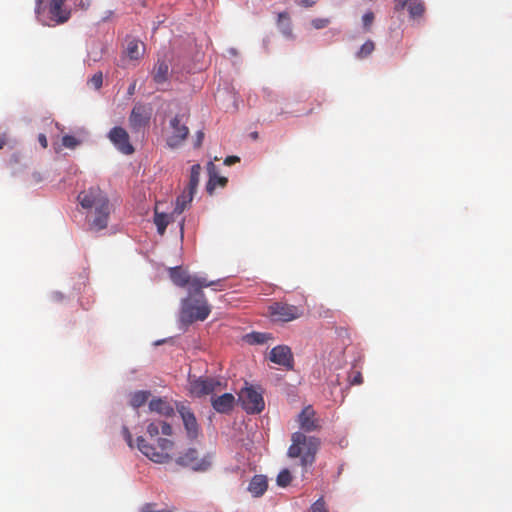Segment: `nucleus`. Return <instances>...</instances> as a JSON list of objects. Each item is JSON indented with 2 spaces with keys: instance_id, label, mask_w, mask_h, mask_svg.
Masks as SVG:
<instances>
[{
  "instance_id": "nucleus-42",
  "label": "nucleus",
  "mask_w": 512,
  "mask_h": 512,
  "mask_svg": "<svg viewBox=\"0 0 512 512\" xmlns=\"http://www.w3.org/2000/svg\"><path fill=\"white\" fill-rule=\"evenodd\" d=\"M239 161H240V159L237 156H228V157L225 158L224 164L230 166V165H233V164H235V163H237Z\"/></svg>"
},
{
  "instance_id": "nucleus-10",
  "label": "nucleus",
  "mask_w": 512,
  "mask_h": 512,
  "mask_svg": "<svg viewBox=\"0 0 512 512\" xmlns=\"http://www.w3.org/2000/svg\"><path fill=\"white\" fill-rule=\"evenodd\" d=\"M239 401L248 414H259L265 407L262 394L253 387L243 388L239 393Z\"/></svg>"
},
{
  "instance_id": "nucleus-3",
  "label": "nucleus",
  "mask_w": 512,
  "mask_h": 512,
  "mask_svg": "<svg viewBox=\"0 0 512 512\" xmlns=\"http://www.w3.org/2000/svg\"><path fill=\"white\" fill-rule=\"evenodd\" d=\"M320 445L321 441L318 437L307 436L305 433L297 431L291 435V445L287 455L289 458H299L300 465L306 471L307 467L315 462Z\"/></svg>"
},
{
  "instance_id": "nucleus-33",
  "label": "nucleus",
  "mask_w": 512,
  "mask_h": 512,
  "mask_svg": "<svg viewBox=\"0 0 512 512\" xmlns=\"http://www.w3.org/2000/svg\"><path fill=\"white\" fill-rule=\"evenodd\" d=\"M80 144V141L71 135H65L62 138V145L69 149H74Z\"/></svg>"
},
{
  "instance_id": "nucleus-21",
  "label": "nucleus",
  "mask_w": 512,
  "mask_h": 512,
  "mask_svg": "<svg viewBox=\"0 0 512 512\" xmlns=\"http://www.w3.org/2000/svg\"><path fill=\"white\" fill-rule=\"evenodd\" d=\"M215 165L212 162L208 164L209 171V181L206 185V190L209 194H212L216 188V186L224 187L227 184V178L218 176L215 173Z\"/></svg>"
},
{
  "instance_id": "nucleus-28",
  "label": "nucleus",
  "mask_w": 512,
  "mask_h": 512,
  "mask_svg": "<svg viewBox=\"0 0 512 512\" xmlns=\"http://www.w3.org/2000/svg\"><path fill=\"white\" fill-rule=\"evenodd\" d=\"M407 6L409 14L412 18L422 17L425 13V5L420 0L411 1Z\"/></svg>"
},
{
  "instance_id": "nucleus-19",
  "label": "nucleus",
  "mask_w": 512,
  "mask_h": 512,
  "mask_svg": "<svg viewBox=\"0 0 512 512\" xmlns=\"http://www.w3.org/2000/svg\"><path fill=\"white\" fill-rule=\"evenodd\" d=\"M160 433H162L164 436H171L173 433L171 425L161 420L153 421L148 424L147 434L151 438L157 437Z\"/></svg>"
},
{
  "instance_id": "nucleus-26",
  "label": "nucleus",
  "mask_w": 512,
  "mask_h": 512,
  "mask_svg": "<svg viewBox=\"0 0 512 512\" xmlns=\"http://www.w3.org/2000/svg\"><path fill=\"white\" fill-rule=\"evenodd\" d=\"M149 396V391H136L131 395L130 405L133 408H139L147 402Z\"/></svg>"
},
{
  "instance_id": "nucleus-38",
  "label": "nucleus",
  "mask_w": 512,
  "mask_h": 512,
  "mask_svg": "<svg viewBox=\"0 0 512 512\" xmlns=\"http://www.w3.org/2000/svg\"><path fill=\"white\" fill-rule=\"evenodd\" d=\"M362 21H363V26L366 30H369L370 26L372 25L373 21H374V13L369 11V12H366L363 17H362Z\"/></svg>"
},
{
  "instance_id": "nucleus-12",
  "label": "nucleus",
  "mask_w": 512,
  "mask_h": 512,
  "mask_svg": "<svg viewBox=\"0 0 512 512\" xmlns=\"http://www.w3.org/2000/svg\"><path fill=\"white\" fill-rule=\"evenodd\" d=\"M177 411L181 416L188 438L196 439L200 434V426L192 410L180 403L177 405Z\"/></svg>"
},
{
  "instance_id": "nucleus-34",
  "label": "nucleus",
  "mask_w": 512,
  "mask_h": 512,
  "mask_svg": "<svg viewBox=\"0 0 512 512\" xmlns=\"http://www.w3.org/2000/svg\"><path fill=\"white\" fill-rule=\"evenodd\" d=\"M95 89H100L103 83V75L101 72L95 73L88 82Z\"/></svg>"
},
{
  "instance_id": "nucleus-13",
  "label": "nucleus",
  "mask_w": 512,
  "mask_h": 512,
  "mask_svg": "<svg viewBox=\"0 0 512 512\" xmlns=\"http://www.w3.org/2000/svg\"><path fill=\"white\" fill-rule=\"evenodd\" d=\"M108 138L121 153L125 155L134 153V147L130 143L129 135L124 128L118 126L112 128L108 134Z\"/></svg>"
},
{
  "instance_id": "nucleus-11",
  "label": "nucleus",
  "mask_w": 512,
  "mask_h": 512,
  "mask_svg": "<svg viewBox=\"0 0 512 512\" xmlns=\"http://www.w3.org/2000/svg\"><path fill=\"white\" fill-rule=\"evenodd\" d=\"M183 116L176 115L170 120V127L172 134L167 139V145L170 148L179 147L189 135V128L185 123H182Z\"/></svg>"
},
{
  "instance_id": "nucleus-36",
  "label": "nucleus",
  "mask_w": 512,
  "mask_h": 512,
  "mask_svg": "<svg viewBox=\"0 0 512 512\" xmlns=\"http://www.w3.org/2000/svg\"><path fill=\"white\" fill-rule=\"evenodd\" d=\"M349 383L351 385H360L363 383V377L360 371H354L349 375Z\"/></svg>"
},
{
  "instance_id": "nucleus-41",
  "label": "nucleus",
  "mask_w": 512,
  "mask_h": 512,
  "mask_svg": "<svg viewBox=\"0 0 512 512\" xmlns=\"http://www.w3.org/2000/svg\"><path fill=\"white\" fill-rule=\"evenodd\" d=\"M203 140H204V132L201 130L197 131L194 142H193L194 148H200L202 146Z\"/></svg>"
},
{
  "instance_id": "nucleus-29",
  "label": "nucleus",
  "mask_w": 512,
  "mask_h": 512,
  "mask_svg": "<svg viewBox=\"0 0 512 512\" xmlns=\"http://www.w3.org/2000/svg\"><path fill=\"white\" fill-rule=\"evenodd\" d=\"M246 339L249 344H264L273 337L270 333L252 332L246 336Z\"/></svg>"
},
{
  "instance_id": "nucleus-6",
  "label": "nucleus",
  "mask_w": 512,
  "mask_h": 512,
  "mask_svg": "<svg viewBox=\"0 0 512 512\" xmlns=\"http://www.w3.org/2000/svg\"><path fill=\"white\" fill-rule=\"evenodd\" d=\"M169 276L171 281L178 287L184 288L189 286V290L199 291V289H203L211 286H221L222 280H213L209 281L206 277L198 276V275H190L187 271L183 270L181 267H173L169 269Z\"/></svg>"
},
{
  "instance_id": "nucleus-15",
  "label": "nucleus",
  "mask_w": 512,
  "mask_h": 512,
  "mask_svg": "<svg viewBox=\"0 0 512 512\" xmlns=\"http://www.w3.org/2000/svg\"><path fill=\"white\" fill-rule=\"evenodd\" d=\"M271 362L283 366L286 369H292L294 365V358L292 351L287 345H278L274 347L269 354Z\"/></svg>"
},
{
  "instance_id": "nucleus-30",
  "label": "nucleus",
  "mask_w": 512,
  "mask_h": 512,
  "mask_svg": "<svg viewBox=\"0 0 512 512\" xmlns=\"http://www.w3.org/2000/svg\"><path fill=\"white\" fill-rule=\"evenodd\" d=\"M154 223L157 226L158 233L163 235L169 224L168 215L156 212L154 216Z\"/></svg>"
},
{
  "instance_id": "nucleus-17",
  "label": "nucleus",
  "mask_w": 512,
  "mask_h": 512,
  "mask_svg": "<svg viewBox=\"0 0 512 512\" xmlns=\"http://www.w3.org/2000/svg\"><path fill=\"white\" fill-rule=\"evenodd\" d=\"M149 122V115L146 113L144 107L135 106L129 117L130 127L134 131H139L145 127Z\"/></svg>"
},
{
  "instance_id": "nucleus-24",
  "label": "nucleus",
  "mask_w": 512,
  "mask_h": 512,
  "mask_svg": "<svg viewBox=\"0 0 512 512\" xmlns=\"http://www.w3.org/2000/svg\"><path fill=\"white\" fill-rule=\"evenodd\" d=\"M144 44L136 39H132L127 43L126 53L132 60H138L143 56Z\"/></svg>"
},
{
  "instance_id": "nucleus-32",
  "label": "nucleus",
  "mask_w": 512,
  "mask_h": 512,
  "mask_svg": "<svg viewBox=\"0 0 512 512\" xmlns=\"http://www.w3.org/2000/svg\"><path fill=\"white\" fill-rule=\"evenodd\" d=\"M276 481L280 487H287L292 481L291 472L288 469L281 470Z\"/></svg>"
},
{
  "instance_id": "nucleus-37",
  "label": "nucleus",
  "mask_w": 512,
  "mask_h": 512,
  "mask_svg": "<svg viewBox=\"0 0 512 512\" xmlns=\"http://www.w3.org/2000/svg\"><path fill=\"white\" fill-rule=\"evenodd\" d=\"M330 23V20L327 18H316L313 19L311 24L315 29H323L327 27Z\"/></svg>"
},
{
  "instance_id": "nucleus-39",
  "label": "nucleus",
  "mask_w": 512,
  "mask_h": 512,
  "mask_svg": "<svg viewBox=\"0 0 512 512\" xmlns=\"http://www.w3.org/2000/svg\"><path fill=\"white\" fill-rule=\"evenodd\" d=\"M141 512H175V509L172 508V509H162V510H156L155 509V504L153 503H146L142 509H141Z\"/></svg>"
},
{
  "instance_id": "nucleus-8",
  "label": "nucleus",
  "mask_w": 512,
  "mask_h": 512,
  "mask_svg": "<svg viewBox=\"0 0 512 512\" xmlns=\"http://www.w3.org/2000/svg\"><path fill=\"white\" fill-rule=\"evenodd\" d=\"M177 464L191 468L194 471H206L212 465V455L207 453L202 457L195 448H189L184 453L180 454L176 460Z\"/></svg>"
},
{
  "instance_id": "nucleus-25",
  "label": "nucleus",
  "mask_w": 512,
  "mask_h": 512,
  "mask_svg": "<svg viewBox=\"0 0 512 512\" xmlns=\"http://www.w3.org/2000/svg\"><path fill=\"white\" fill-rule=\"evenodd\" d=\"M169 75V66L165 61H158L154 67L153 79L156 83L161 84L167 81Z\"/></svg>"
},
{
  "instance_id": "nucleus-27",
  "label": "nucleus",
  "mask_w": 512,
  "mask_h": 512,
  "mask_svg": "<svg viewBox=\"0 0 512 512\" xmlns=\"http://www.w3.org/2000/svg\"><path fill=\"white\" fill-rule=\"evenodd\" d=\"M200 172L201 166L199 164H195L191 167L190 178L187 187L188 190H191L196 193V189L200 179Z\"/></svg>"
},
{
  "instance_id": "nucleus-31",
  "label": "nucleus",
  "mask_w": 512,
  "mask_h": 512,
  "mask_svg": "<svg viewBox=\"0 0 512 512\" xmlns=\"http://www.w3.org/2000/svg\"><path fill=\"white\" fill-rule=\"evenodd\" d=\"M375 49V44L372 40H367L359 49V51L356 53V57L358 59H365L369 55L372 54V52Z\"/></svg>"
},
{
  "instance_id": "nucleus-35",
  "label": "nucleus",
  "mask_w": 512,
  "mask_h": 512,
  "mask_svg": "<svg viewBox=\"0 0 512 512\" xmlns=\"http://www.w3.org/2000/svg\"><path fill=\"white\" fill-rule=\"evenodd\" d=\"M311 512H328L326 509L325 501L322 497L312 504Z\"/></svg>"
},
{
  "instance_id": "nucleus-5",
  "label": "nucleus",
  "mask_w": 512,
  "mask_h": 512,
  "mask_svg": "<svg viewBox=\"0 0 512 512\" xmlns=\"http://www.w3.org/2000/svg\"><path fill=\"white\" fill-rule=\"evenodd\" d=\"M137 448L155 463H167L171 460L170 452L174 442L168 438H157L156 446L149 444L142 436L137 437Z\"/></svg>"
},
{
  "instance_id": "nucleus-7",
  "label": "nucleus",
  "mask_w": 512,
  "mask_h": 512,
  "mask_svg": "<svg viewBox=\"0 0 512 512\" xmlns=\"http://www.w3.org/2000/svg\"><path fill=\"white\" fill-rule=\"evenodd\" d=\"M267 313L275 322H290L304 315L302 306L292 305L286 302H273L268 306Z\"/></svg>"
},
{
  "instance_id": "nucleus-20",
  "label": "nucleus",
  "mask_w": 512,
  "mask_h": 512,
  "mask_svg": "<svg viewBox=\"0 0 512 512\" xmlns=\"http://www.w3.org/2000/svg\"><path fill=\"white\" fill-rule=\"evenodd\" d=\"M268 488V482L265 476L255 475L251 479L248 490L254 497L262 496Z\"/></svg>"
},
{
  "instance_id": "nucleus-22",
  "label": "nucleus",
  "mask_w": 512,
  "mask_h": 512,
  "mask_svg": "<svg viewBox=\"0 0 512 512\" xmlns=\"http://www.w3.org/2000/svg\"><path fill=\"white\" fill-rule=\"evenodd\" d=\"M277 25L282 34L287 38L293 37L290 16L287 12H280L277 18Z\"/></svg>"
},
{
  "instance_id": "nucleus-4",
  "label": "nucleus",
  "mask_w": 512,
  "mask_h": 512,
  "mask_svg": "<svg viewBox=\"0 0 512 512\" xmlns=\"http://www.w3.org/2000/svg\"><path fill=\"white\" fill-rule=\"evenodd\" d=\"M65 0H37L36 14L43 25L54 27L66 23L71 17V9Z\"/></svg>"
},
{
  "instance_id": "nucleus-9",
  "label": "nucleus",
  "mask_w": 512,
  "mask_h": 512,
  "mask_svg": "<svg viewBox=\"0 0 512 512\" xmlns=\"http://www.w3.org/2000/svg\"><path fill=\"white\" fill-rule=\"evenodd\" d=\"M225 384L216 378L199 377L190 382V393L198 398L214 395L225 388Z\"/></svg>"
},
{
  "instance_id": "nucleus-45",
  "label": "nucleus",
  "mask_w": 512,
  "mask_h": 512,
  "mask_svg": "<svg viewBox=\"0 0 512 512\" xmlns=\"http://www.w3.org/2000/svg\"><path fill=\"white\" fill-rule=\"evenodd\" d=\"M80 5H81V7H82V8H86V6H85V2H81V4H80Z\"/></svg>"
},
{
  "instance_id": "nucleus-1",
  "label": "nucleus",
  "mask_w": 512,
  "mask_h": 512,
  "mask_svg": "<svg viewBox=\"0 0 512 512\" xmlns=\"http://www.w3.org/2000/svg\"><path fill=\"white\" fill-rule=\"evenodd\" d=\"M78 200L83 208H94V216L90 222V228L94 231L105 229L111 212L106 194L99 187H90L79 193Z\"/></svg>"
},
{
  "instance_id": "nucleus-46",
  "label": "nucleus",
  "mask_w": 512,
  "mask_h": 512,
  "mask_svg": "<svg viewBox=\"0 0 512 512\" xmlns=\"http://www.w3.org/2000/svg\"><path fill=\"white\" fill-rule=\"evenodd\" d=\"M80 5H81V7H82V8H86V6H85V2H81V4H80Z\"/></svg>"
},
{
  "instance_id": "nucleus-14",
  "label": "nucleus",
  "mask_w": 512,
  "mask_h": 512,
  "mask_svg": "<svg viewBox=\"0 0 512 512\" xmlns=\"http://www.w3.org/2000/svg\"><path fill=\"white\" fill-rule=\"evenodd\" d=\"M297 422L304 432H314L321 429L320 419L316 416V411L311 405L302 409L297 417Z\"/></svg>"
},
{
  "instance_id": "nucleus-44",
  "label": "nucleus",
  "mask_w": 512,
  "mask_h": 512,
  "mask_svg": "<svg viewBox=\"0 0 512 512\" xmlns=\"http://www.w3.org/2000/svg\"><path fill=\"white\" fill-rule=\"evenodd\" d=\"M38 141L40 143V145L43 147V148H46L48 143H47V138L44 134H39L38 135Z\"/></svg>"
},
{
  "instance_id": "nucleus-2",
  "label": "nucleus",
  "mask_w": 512,
  "mask_h": 512,
  "mask_svg": "<svg viewBox=\"0 0 512 512\" xmlns=\"http://www.w3.org/2000/svg\"><path fill=\"white\" fill-rule=\"evenodd\" d=\"M211 313V307L207 302L202 289L199 291L188 290V296L181 301L179 321L189 326L196 321H204Z\"/></svg>"
},
{
  "instance_id": "nucleus-40",
  "label": "nucleus",
  "mask_w": 512,
  "mask_h": 512,
  "mask_svg": "<svg viewBox=\"0 0 512 512\" xmlns=\"http://www.w3.org/2000/svg\"><path fill=\"white\" fill-rule=\"evenodd\" d=\"M122 434L129 447L133 448V439L128 427L123 426Z\"/></svg>"
},
{
  "instance_id": "nucleus-18",
  "label": "nucleus",
  "mask_w": 512,
  "mask_h": 512,
  "mask_svg": "<svg viewBox=\"0 0 512 512\" xmlns=\"http://www.w3.org/2000/svg\"><path fill=\"white\" fill-rule=\"evenodd\" d=\"M149 410L165 417L174 415V408L165 398H153L149 402Z\"/></svg>"
},
{
  "instance_id": "nucleus-16",
  "label": "nucleus",
  "mask_w": 512,
  "mask_h": 512,
  "mask_svg": "<svg viewBox=\"0 0 512 512\" xmlns=\"http://www.w3.org/2000/svg\"><path fill=\"white\" fill-rule=\"evenodd\" d=\"M235 404V397L231 393H224L220 396L211 398V405L213 409L221 414H228L230 413Z\"/></svg>"
},
{
  "instance_id": "nucleus-43",
  "label": "nucleus",
  "mask_w": 512,
  "mask_h": 512,
  "mask_svg": "<svg viewBox=\"0 0 512 512\" xmlns=\"http://www.w3.org/2000/svg\"><path fill=\"white\" fill-rule=\"evenodd\" d=\"M316 2H317V0H300L299 5L308 8V7H312L313 5H315Z\"/></svg>"
},
{
  "instance_id": "nucleus-23",
  "label": "nucleus",
  "mask_w": 512,
  "mask_h": 512,
  "mask_svg": "<svg viewBox=\"0 0 512 512\" xmlns=\"http://www.w3.org/2000/svg\"><path fill=\"white\" fill-rule=\"evenodd\" d=\"M195 192L191 190H184L181 195L177 197L176 206L174 209V213L181 214L188 207V205L192 202Z\"/></svg>"
}]
</instances>
